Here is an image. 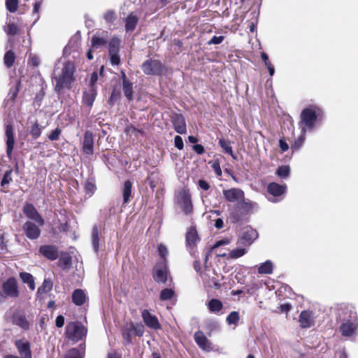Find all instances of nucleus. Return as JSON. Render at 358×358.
<instances>
[{
  "mask_svg": "<svg viewBox=\"0 0 358 358\" xmlns=\"http://www.w3.org/2000/svg\"><path fill=\"white\" fill-rule=\"evenodd\" d=\"M74 65L68 62L57 64L53 71L55 80V90L59 92L63 88L69 87L73 81Z\"/></svg>",
  "mask_w": 358,
  "mask_h": 358,
  "instance_id": "f257e3e1",
  "label": "nucleus"
},
{
  "mask_svg": "<svg viewBox=\"0 0 358 358\" xmlns=\"http://www.w3.org/2000/svg\"><path fill=\"white\" fill-rule=\"evenodd\" d=\"M338 316L343 320L340 327L342 336H354L358 327V318L355 309L352 307L344 306L339 310Z\"/></svg>",
  "mask_w": 358,
  "mask_h": 358,
  "instance_id": "f03ea898",
  "label": "nucleus"
},
{
  "mask_svg": "<svg viewBox=\"0 0 358 358\" xmlns=\"http://www.w3.org/2000/svg\"><path fill=\"white\" fill-rule=\"evenodd\" d=\"M322 111L316 106H310L304 108L301 114L299 128L303 133L312 131L322 120Z\"/></svg>",
  "mask_w": 358,
  "mask_h": 358,
  "instance_id": "7ed1b4c3",
  "label": "nucleus"
},
{
  "mask_svg": "<svg viewBox=\"0 0 358 358\" xmlns=\"http://www.w3.org/2000/svg\"><path fill=\"white\" fill-rule=\"evenodd\" d=\"M175 203L185 215H191L193 210V206L191 194L187 189H181L176 192Z\"/></svg>",
  "mask_w": 358,
  "mask_h": 358,
  "instance_id": "20e7f679",
  "label": "nucleus"
},
{
  "mask_svg": "<svg viewBox=\"0 0 358 358\" xmlns=\"http://www.w3.org/2000/svg\"><path fill=\"white\" fill-rule=\"evenodd\" d=\"M87 332V329L80 322H71L66 327L65 334L69 339L77 342L85 338Z\"/></svg>",
  "mask_w": 358,
  "mask_h": 358,
  "instance_id": "39448f33",
  "label": "nucleus"
},
{
  "mask_svg": "<svg viewBox=\"0 0 358 358\" xmlns=\"http://www.w3.org/2000/svg\"><path fill=\"white\" fill-rule=\"evenodd\" d=\"M43 225H39L36 222L32 221H27L22 226V230L27 236L30 240L38 239L41 234V227Z\"/></svg>",
  "mask_w": 358,
  "mask_h": 358,
  "instance_id": "423d86ee",
  "label": "nucleus"
},
{
  "mask_svg": "<svg viewBox=\"0 0 358 358\" xmlns=\"http://www.w3.org/2000/svg\"><path fill=\"white\" fill-rule=\"evenodd\" d=\"M81 151L87 157L94 154V136L90 131H86L81 143Z\"/></svg>",
  "mask_w": 358,
  "mask_h": 358,
  "instance_id": "0eeeda50",
  "label": "nucleus"
},
{
  "mask_svg": "<svg viewBox=\"0 0 358 358\" xmlns=\"http://www.w3.org/2000/svg\"><path fill=\"white\" fill-rule=\"evenodd\" d=\"M143 71L147 75H159L162 71V65L159 60L148 59L141 66Z\"/></svg>",
  "mask_w": 358,
  "mask_h": 358,
  "instance_id": "6e6552de",
  "label": "nucleus"
},
{
  "mask_svg": "<svg viewBox=\"0 0 358 358\" xmlns=\"http://www.w3.org/2000/svg\"><path fill=\"white\" fill-rule=\"evenodd\" d=\"M217 277V274L215 271L209 268H206L204 272L201 273L203 283L210 287H220V282Z\"/></svg>",
  "mask_w": 358,
  "mask_h": 358,
  "instance_id": "1a4fd4ad",
  "label": "nucleus"
},
{
  "mask_svg": "<svg viewBox=\"0 0 358 358\" xmlns=\"http://www.w3.org/2000/svg\"><path fill=\"white\" fill-rule=\"evenodd\" d=\"M153 278L157 282L164 283L167 279V270L164 260H162L154 268Z\"/></svg>",
  "mask_w": 358,
  "mask_h": 358,
  "instance_id": "9d476101",
  "label": "nucleus"
},
{
  "mask_svg": "<svg viewBox=\"0 0 358 358\" xmlns=\"http://www.w3.org/2000/svg\"><path fill=\"white\" fill-rule=\"evenodd\" d=\"M23 212L29 220L34 221L39 225H44L43 218L32 204H26L23 208Z\"/></svg>",
  "mask_w": 358,
  "mask_h": 358,
  "instance_id": "9b49d317",
  "label": "nucleus"
},
{
  "mask_svg": "<svg viewBox=\"0 0 358 358\" xmlns=\"http://www.w3.org/2000/svg\"><path fill=\"white\" fill-rule=\"evenodd\" d=\"M300 327L303 329L310 328L314 325L315 316L313 311L303 310L299 317Z\"/></svg>",
  "mask_w": 358,
  "mask_h": 358,
  "instance_id": "f8f14e48",
  "label": "nucleus"
},
{
  "mask_svg": "<svg viewBox=\"0 0 358 358\" xmlns=\"http://www.w3.org/2000/svg\"><path fill=\"white\" fill-rule=\"evenodd\" d=\"M198 241L197 231L195 227H191L186 234V246L191 254L194 253V247Z\"/></svg>",
  "mask_w": 358,
  "mask_h": 358,
  "instance_id": "ddd939ff",
  "label": "nucleus"
},
{
  "mask_svg": "<svg viewBox=\"0 0 358 358\" xmlns=\"http://www.w3.org/2000/svg\"><path fill=\"white\" fill-rule=\"evenodd\" d=\"M39 252L41 255L51 261L57 259L59 257L57 248L53 245H41L39 248Z\"/></svg>",
  "mask_w": 358,
  "mask_h": 358,
  "instance_id": "4468645a",
  "label": "nucleus"
},
{
  "mask_svg": "<svg viewBox=\"0 0 358 358\" xmlns=\"http://www.w3.org/2000/svg\"><path fill=\"white\" fill-rule=\"evenodd\" d=\"M171 122L177 133L184 134L187 132L185 120L181 114H174L171 117Z\"/></svg>",
  "mask_w": 358,
  "mask_h": 358,
  "instance_id": "2eb2a0df",
  "label": "nucleus"
},
{
  "mask_svg": "<svg viewBox=\"0 0 358 358\" xmlns=\"http://www.w3.org/2000/svg\"><path fill=\"white\" fill-rule=\"evenodd\" d=\"M141 316L145 324L150 328L158 329L160 328L158 319L155 315H152L148 310L141 312Z\"/></svg>",
  "mask_w": 358,
  "mask_h": 358,
  "instance_id": "dca6fc26",
  "label": "nucleus"
},
{
  "mask_svg": "<svg viewBox=\"0 0 358 358\" xmlns=\"http://www.w3.org/2000/svg\"><path fill=\"white\" fill-rule=\"evenodd\" d=\"M223 195L227 201L236 202L243 199L244 193L240 189L231 188L230 189L224 190Z\"/></svg>",
  "mask_w": 358,
  "mask_h": 358,
  "instance_id": "f3484780",
  "label": "nucleus"
},
{
  "mask_svg": "<svg viewBox=\"0 0 358 358\" xmlns=\"http://www.w3.org/2000/svg\"><path fill=\"white\" fill-rule=\"evenodd\" d=\"M15 345L22 358H31V352L29 341L21 339L15 341Z\"/></svg>",
  "mask_w": 358,
  "mask_h": 358,
  "instance_id": "a211bd4d",
  "label": "nucleus"
},
{
  "mask_svg": "<svg viewBox=\"0 0 358 358\" xmlns=\"http://www.w3.org/2000/svg\"><path fill=\"white\" fill-rule=\"evenodd\" d=\"M258 237V233L250 227L243 228L241 238L243 243L251 244Z\"/></svg>",
  "mask_w": 358,
  "mask_h": 358,
  "instance_id": "6ab92c4d",
  "label": "nucleus"
},
{
  "mask_svg": "<svg viewBox=\"0 0 358 358\" xmlns=\"http://www.w3.org/2000/svg\"><path fill=\"white\" fill-rule=\"evenodd\" d=\"M6 145H7V155L9 158L11 157L12 151L13 149L15 139L14 133L12 126L9 124H6Z\"/></svg>",
  "mask_w": 358,
  "mask_h": 358,
  "instance_id": "aec40b11",
  "label": "nucleus"
},
{
  "mask_svg": "<svg viewBox=\"0 0 358 358\" xmlns=\"http://www.w3.org/2000/svg\"><path fill=\"white\" fill-rule=\"evenodd\" d=\"M196 344L203 350L209 351L212 349L210 342L208 340L204 334L201 331H196L194 336Z\"/></svg>",
  "mask_w": 358,
  "mask_h": 358,
  "instance_id": "412c9836",
  "label": "nucleus"
},
{
  "mask_svg": "<svg viewBox=\"0 0 358 358\" xmlns=\"http://www.w3.org/2000/svg\"><path fill=\"white\" fill-rule=\"evenodd\" d=\"M96 96V87H88L83 92V103L92 107Z\"/></svg>",
  "mask_w": 358,
  "mask_h": 358,
  "instance_id": "4be33fe9",
  "label": "nucleus"
},
{
  "mask_svg": "<svg viewBox=\"0 0 358 358\" xmlns=\"http://www.w3.org/2000/svg\"><path fill=\"white\" fill-rule=\"evenodd\" d=\"M286 185H281L275 182H271L268 185V192L274 197L280 196L286 191Z\"/></svg>",
  "mask_w": 358,
  "mask_h": 358,
  "instance_id": "5701e85b",
  "label": "nucleus"
},
{
  "mask_svg": "<svg viewBox=\"0 0 358 358\" xmlns=\"http://www.w3.org/2000/svg\"><path fill=\"white\" fill-rule=\"evenodd\" d=\"M127 33H131L135 29L138 22V17L134 13H130L124 20Z\"/></svg>",
  "mask_w": 358,
  "mask_h": 358,
  "instance_id": "b1692460",
  "label": "nucleus"
},
{
  "mask_svg": "<svg viewBox=\"0 0 358 358\" xmlns=\"http://www.w3.org/2000/svg\"><path fill=\"white\" fill-rule=\"evenodd\" d=\"M13 322L16 325L24 329L29 328L30 323L27 320L25 315L20 313H17L13 315Z\"/></svg>",
  "mask_w": 358,
  "mask_h": 358,
  "instance_id": "393cba45",
  "label": "nucleus"
},
{
  "mask_svg": "<svg viewBox=\"0 0 358 358\" xmlns=\"http://www.w3.org/2000/svg\"><path fill=\"white\" fill-rule=\"evenodd\" d=\"M86 299L85 292L83 289H77L72 294V301L76 306L84 304Z\"/></svg>",
  "mask_w": 358,
  "mask_h": 358,
  "instance_id": "a878e982",
  "label": "nucleus"
},
{
  "mask_svg": "<svg viewBox=\"0 0 358 358\" xmlns=\"http://www.w3.org/2000/svg\"><path fill=\"white\" fill-rule=\"evenodd\" d=\"M132 183L129 180L124 182L121 191L123 196L124 203L126 204L129 202L131 196Z\"/></svg>",
  "mask_w": 358,
  "mask_h": 358,
  "instance_id": "bb28decb",
  "label": "nucleus"
},
{
  "mask_svg": "<svg viewBox=\"0 0 358 358\" xmlns=\"http://www.w3.org/2000/svg\"><path fill=\"white\" fill-rule=\"evenodd\" d=\"M133 323L130 322L124 326L122 330V335L124 341L127 343H131L132 336L134 334L133 329Z\"/></svg>",
  "mask_w": 358,
  "mask_h": 358,
  "instance_id": "cd10ccee",
  "label": "nucleus"
},
{
  "mask_svg": "<svg viewBox=\"0 0 358 358\" xmlns=\"http://www.w3.org/2000/svg\"><path fill=\"white\" fill-rule=\"evenodd\" d=\"M207 306L210 313L217 315L220 314V311L223 307L222 301L217 299L210 300Z\"/></svg>",
  "mask_w": 358,
  "mask_h": 358,
  "instance_id": "c85d7f7f",
  "label": "nucleus"
},
{
  "mask_svg": "<svg viewBox=\"0 0 358 358\" xmlns=\"http://www.w3.org/2000/svg\"><path fill=\"white\" fill-rule=\"evenodd\" d=\"M123 80V92L125 96L129 99L131 100L133 99V86L132 83H130L126 78L124 73L122 76Z\"/></svg>",
  "mask_w": 358,
  "mask_h": 358,
  "instance_id": "c756f323",
  "label": "nucleus"
},
{
  "mask_svg": "<svg viewBox=\"0 0 358 358\" xmlns=\"http://www.w3.org/2000/svg\"><path fill=\"white\" fill-rule=\"evenodd\" d=\"M273 267V262L271 260H266L258 266V273L259 274H271Z\"/></svg>",
  "mask_w": 358,
  "mask_h": 358,
  "instance_id": "7c9ffc66",
  "label": "nucleus"
},
{
  "mask_svg": "<svg viewBox=\"0 0 358 358\" xmlns=\"http://www.w3.org/2000/svg\"><path fill=\"white\" fill-rule=\"evenodd\" d=\"M20 277L24 283L27 284L30 289L34 290L35 289V282L32 275L29 273L22 272L20 273Z\"/></svg>",
  "mask_w": 358,
  "mask_h": 358,
  "instance_id": "2f4dec72",
  "label": "nucleus"
},
{
  "mask_svg": "<svg viewBox=\"0 0 358 358\" xmlns=\"http://www.w3.org/2000/svg\"><path fill=\"white\" fill-rule=\"evenodd\" d=\"M100 227L94 225L92 229V244L94 250L97 252L99 250V237L100 234Z\"/></svg>",
  "mask_w": 358,
  "mask_h": 358,
  "instance_id": "473e14b6",
  "label": "nucleus"
},
{
  "mask_svg": "<svg viewBox=\"0 0 358 358\" xmlns=\"http://www.w3.org/2000/svg\"><path fill=\"white\" fill-rule=\"evenodd\" d=\"M85 194L91 196L96 191V187L93 178H88L84 185Z\"/></svg>",
  "mask_w": 358,
  "mask_h": 358,
  "instance_id": "72a5a7b5",
  "label": "nucleus"
},
{
  "mask_svg": "<svg viewBox=\"0 0 358 358\" xmlns=\"http://www.w3.org/2000/svg\"><path fill=\"white\" fill-rule=\"evenodd\" d=\"M219 144L223 149V151L225 153L229 154L234 159H235V156L234 155L232 148L231 146L230 142L228 141H226L224 139H220L219 140Z\"/></svg>",
  "mask_w": 358,
  "mask_h": 358,
  "instance_id": "f704fd0d",
  "label": "nucleus"
},
{
  "mask_svg": "<svg viewBox=\"0 0 358 358\" xmlns=\"http://www.w3.org/2000/svg\"><path fill=\"white\" fill-rule=\"evenodd\" d=\"M52 288V282L50 280L45 279L42 285L38 289V293L40 294L48 293Z\"/></svg>",
  "mask_w": 358,
  "mask_h": 358,
  "instance_id": "c9c22d12",
  "label": "nucleus"
},
{
  "mask_svg": "<svg viewBox=\"0 0 358 358\" xmlns=\"http://www.w3.org/2000/svg\"><path fill=\"white\" fill-rule=\"evenodd\" d=\"M58 263L60 267L66 268L71 264V257L68 254H64L60 257Z\"/></svg>",
  "mask_w": 358,
  "mask_h": 358,
  "instance_id": "e433bc0d",
  "label": "nucleus"
},
{
  "mask_svg": "<svg viewBox=\"0 0 358 358\" xmlns=\"http://www.w3.org/2000/svg\"><path fill=\"white\" fill-rule=\"evenodd\" d=\"M103 69H104L103 66H101L100 68L99 74L97 72H93L92 73L90 80V83H89L90 87H96V83L98 80V78H99V76H103Z\"/></svg>",
  "mask_w": 358,
  "mask_h": 358,
  "instance_id": "4c0bfd02",
  "label": "nucleus"
},
{
  "mask_svg": "<svg viewBox=\"0 0 358 358\" xmlns=\"http://www.w3.org/2000/svg\"><path fill=\"white\" fill-rule=\"evenodd\" d=\"M15 54L13 52L9 50L6 52L3 58L4 64L8 67H11L15 62Z\"/></svg>",
  "mask_w": 358,
  "mask_h": 358,
  "instance_id": "58836bf2",
  "label": "nucleus"
},
{
  "mask_svg": "<svg viewBox=\"0 0 358 358\" xmlns=\"http://www.w3.org/2000/svg\"><path fill=\"white\" fill-rule=\"evenodd\" d=\"M229 241L227 239L219 241L214 245L213 248H212V251L215 252L216 253V255L219 257H225V256H227V254L225 252H218L217 249L220 246L224 245H227V244H229Z\"/></svg>",
  "mask_w": 358,
  "mask_h": 358,
  "instance_id": "ea45409f",
  "label": "nucleus"
},
{
  "mask_svg": "<svg viewBox=\"0 0 358 358\" xmlns=\"http://www.w3.org/2000/svg\"><path fill=\"white\" fill-rule=\"evenodd\" d=\"M120 45V40L117 38H113L109 43V53L115 54L118 52Z\"/></svg>",
  "mask_w": 358,
  "mask_h": 358,
  "instance_id": "a19ab883",
  "label": "nucleus"
},
{
  "mask_svg": "<svg viewBox=\"0 0 358 358\" xmlns=\"http://www.w3.org/2000/svg\"><path fill=\"white\" fill-rule=\"evenodd\" d=\"M246 253V250L244 248H236L232 250L229 253V257L231 259H237L243 256Z\"/></svg>",
  "mask_w": 358,
  "mask_h": 358,
  "instance_id": "79ce46f5",
  "label": "nucleus"
},
{
  "mask_svg": "<svg viewBox=\"0 0 358 358\" xmlns=\"http://www.w3.org/2000/svg\"><path fill=\"white\" fill-rule=\"evenodd\" d=\"M42 129L43 127L40 126L38 123L36 122L31 126L30 134L34 138H37L41 136Z\"/></svg>",
  "mask_w": 358,
  "mask_h": 358,
  "instance_id": "37998d69",
  "label": "nucleus"
},
{
  "mask_svg": "<svg viewBox=\"0 0 358 358\" xmlns=\"http://www.w3.org/2000/svg\"><path fill=\"white\" fill-rule=\"evenodd\" d=\"M107 43V41L103 38L94 36L92 39V45L93 48H99L105 45Z\"/></svg>",
  "mask_w": 358,
  "mask_h": 358,
  "instance_id": "c03bdc74",
  "label": "nucleus"
},
{
  "mask_svg": "<svg viewBox=\"0 0 358 358\" xmlns=\"http://www.w3.org/2000/svg\"><path fill=\"white\" fill-rule=\"evenodd\" d=\"M174 295V292L171 289H164L162 290L159 299L162 301H166L171 299Z\"/></svg>",
  "mask_w": 358,
  "mask_h": 358,
  "instance_id": "a18cd8bd",
  "label": "nucleus"
},
{
  "mask_svg": "<svg viewBox=\"0 0 358 358\" xmlns=\"http://www.w3.org/2000/svg\"><path fill=\"white\" fill-rule=\"evenodd\" d=\"M227 322L228 324H236L239 320V314L236 311H233L227 316Z\"/></svg>",
  "mask_w": 358,
  "mask_h": 358,
  "instance_id": "49530a36",
  "label": "nucleus"
},
{
  "mask_svg": "<svg viewBox=\"0 0 358 358\" xmlns=\"http://www.w3.org/2000/svg\"><path fill=\"white\" fill-rule=\"evenodd\" d=\"M306 133H303L301 130V135L298 137V138L294 141V143L292 146V149L298 150L299 149L305 141Z\"/></svg>",
  "mask_w": 358,
  "mask_h": 358,
  "instance_id": "de8ad7c7",
  "label": "nucleus"
},
{
  "mask_svg": "<svg viewBox=\"0 0 358 358\" xmlns=\"http://www.w3.org/2000/svg\"><path fill=\"white\" fill-rule=\"evenodd\" d=\"M6 8L10 13H14L18 7V0H6Z\"/></svg>",
  "mask_w": 358,
  "mask_h": 358,
  "instance_id": "09e8293b",
  "label": "nucleus"
},
{
  "mask_svg": "<svg viewBox=\"0 0 358 358\" xmlns=\"http://www.w3.org/2000/svg\"><path fill=\"white\" fill-rule=\"evenodd\" d=\"M4 31L8 35H15L17 33L18 27L15 24L9 22L7 27H4Z\"/></svg>",
  "mask_w": 358,
  "mask_h": 358,
  "instance_id": "8fccbe9b",
  "label": "nucleus"
},
{
  "mask_svg": "<svg viewBox=\"0 0 358 358\" xmlns=\"http://www.w3.org/2000/svg\"><path fill=\"white\" fill-rule=\"evenodd\" d=\"M103 18L106 22L111 23L116 19L115 13L112 10H107L103 15Z\"/></svg>",
  "mask_w": 358,
  "mask_h": 358,
  "instance_id": "3c124183",
  "label": "nucleus"
},
{
  "mask_svg": "<svg viewBox=\"0 0 358 358\" xmlns=\"http://www.w3.org/2000/svg\"><path fill=\"white\" fill-rule=\"evenodd\" d=\"M277 174L281 178H286L289 174V167L287 166H280L277 170Z\"/></svg>",
  "mask_w": 358,
  "mask_h": 358,
  "instance_id": "603ef678",
  "label": "nucleus"
},
{
  "mask_svg": "<svg viewBox=\"0 0 358 358\" xmlns=\"http://www.w3.org/2000/svg\"><path fill=\"white\" fill-rule=\"evenodd\" d=\"M65 358H82V353L79 350L73 348L67 352Z\"/></svg>",
  "mask_w": 358,
  "mask_h": 358,
  "instance_id": "864d4df0",
  "label": "nucleus"
},
{
  "mask_svg": "<svg viewBox=\"0 0 358 358\" xmlns=\"http://www.w3.org/2000/svg\"><path fill=\"white\" fill-rule=\"evenodd\" d=\"M134 332V334L137 336H142L144 334V327L143 324H138L136 325H135L134 323H133V328H132Z\"/></svg>",
  "mask_w": 358,
  "mask_h": 358,
  "instance_id": "5fc2aeb1",
  "label": "nucleus"
},
{
  "mask_svg": "<svg viewBox=\"0 0 358 358\" xmlns=\"http://www.w3.org/2000/svg\"><path fill=\"white\" fill-rule=\"evenodd\" d=\"M62 130L59 128H56L55 130H53L48 136V138L50 141H57L59 138V136L61 135Z\"/></svg>",
  "mask_w": 358,
  "mask_h": 358,
  "instance_id": "6e6d98bb",
  "label": "nucleus"
},
{
  "mask_svg": "<svg viewBox=\"0 0 358 358\" xmlns=\"http://www.w3.org/2000/svg\"><path fill=\"white\" fill-rule=\"evenodd\" d=\"M11 173H12L11 170H8L5 173L3 178L1 180V185L2 187H3L5 185L8 184L10 182V181L11 180V178H10Z\"/></svg>",
  "mask_w": 358,
  "mask_h": 358,
  "instance_id": "4d7b16f0",
  "label": "nucleus"
},
{
  "mask_svg": "<svg viewBox=\"0 0 358 358\" xmlns=\"http://www.w3.org/2000/svg\"><path fill=\"white\" fill-rule=\"evenodd\" d=\"M224 36H214L208 42V45H212V44H215V45H218V44H220L223 40H224Z\"/></svg>",
  "mask_w": 358,
  "mask_h": 358,
  "instance_id": "13d9d810",
  "label": "nucleus"
},
{
  "mask_svg": "<svg viewBox=\"0 0 358 358\" xmlns=\"http://www.w3.org/2000/svg\"><path fill=\"white\" fill-rule=\"evenodd\" d=\"M158 252H159V256L162 259H165L166 256L168 254V250H167L166 247L165 245H162V244H160L158 246ZM163 260L165 261V259H163Z\"/></svg>",
  "mask_w": 358,
  "mask_h": 358,
  "instance_id": "bf43d9fd",
  "label": "nucleus"
},
{
  "mask_svg": "<svg viewBox=\"0 0 358 358\" xmlns=\"http://www.w3.org/2000/svg\"><path fill=\"white\" fill-rule=\"evenodd\" d=\"M174 145L178 150H182L184 147L182 138L180 136L174 138Z\"/></svg>",
  "mask_w": 358,
  "mask_h": 358,
  "instance_id": "052dcab7",
  "label": "nucleus"
},
{
  "mask_svg": "<svg viewBox=\"0 0 358 358\" xmlns=\"http://www.w3.org/2000/svg\"><path fill=\"white\" fill-rule=\"evenodd\" d=\"M212 168L213 169L215 174L217 176H222V170H221V168H220L219 162H213V164L212 165Z\"/></svg>",
  "mask_w": 358,
  "mask_h": 358,
  "instance_id": "680f3d73",
  "label": "nucleus"
},
{
  "mask_svg": "<svg viewBox=\"0 0 358 358\" xmlns=\"http://www.w3.org/2000/svg\"><path fill=\"white\" fill-rule=\"evenodd\" d=\"M117 53L118 52H115V54H110V62L113 65H117L120 63V57Z\"/></svg>",
  "mask_w": 358,
  "mask_h": 358,
  "instance_id": "e2e57ef3",
  "label": "nucleus"
},
{
  "mask_svg": "<svg viewBox=\"0 0 358 358\" xmlns=\"http://www.w3.org/2000/svg\"><path fill=\"white\" fill-rule=\"evenodd\" d=\"M193 150L198 155H202L205 151L203 146L201 144L194 145L193 146Z\"/></svg>",
  "mask_w": 358,
  "mask_h": 358,
  "instance_id": "0e129e2a",
  "label": "nucleus"
},
{
  "mask_svg": "<svg viewBox=\"0 0 358 358\" xmlns=\"http://www.w3.org/2000/svg\"><path fill=\"white\" fill-rule=\"evenodd\" d=\"M64 317L62 315L57 316L56 318V320H55V325L58 328H61L64 326Z\"/></svg>",
  "mask_w": 358,
  "mask_h": 358,
  "instance_id": "69168bd1",
  "label": "nucleus"
},
{
  "mask_svg": "<svg viewBox=\"0 0 358 358\" xmlns=\"http://www.w3.org/2000/svg\"><path fill=\"white\" fill-rule=\"evenodd\" d=\"M199 186L201 189L203 190H208L210 188V185L203 180H199Z\"/></svg>",
  "mask_w": 358,
  "mask_h": 358,
  "instance_id": "338daca9",
  "label": "nucleus"
},
{
  "mask_svg": "<svg viewBox=\"0 0 358 358\" xmlns=\"http://www.w3.org/2000/svg\"><path fill=\"white\" fill-rule=\"evenodd\" d=\"M279 145L282 152H285L289 149L288 144L282 139L280 140Z\"/></svg>",
  "mask_w": 358,
  "mask_h": 358,
  "instance_id": "774afa93",
  "label": "nucleus"
}]
</instances>
